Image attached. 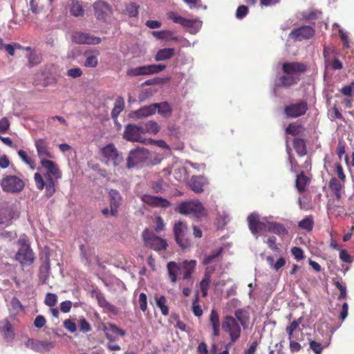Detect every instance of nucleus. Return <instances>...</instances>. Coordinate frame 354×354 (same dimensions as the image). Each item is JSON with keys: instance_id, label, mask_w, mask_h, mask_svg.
<instances>
[{"instance_id": "f257e3e1", "label": "nucleus", "mask_w": 354, "mask_h": 354, "mask_svg": "<svg viewBox=\"0 0 354 354\" xmlns=\"http://www.w3.org/2000/svg\"><path fill=\"white\" fill-rule=\"evenodd\" d=\"M285 75L281 77L279 85L290 86L296 84L299 79V74L306 70V66L298 62H286L283 64Z\"/></svg>"}, {"instance_id": "f03ea898", "label": "nucleus", "mask_w": 354, "mask_h": 354, "mask_svg": "<svg viewBox=\"0 0 354 354\" xmlns=\"http://www.w3.org/2000/svg\"><path fill=\"white\" fill-rule=\"evenodd\" d=\"M178 211L181 214L196 218H201L207 214L203 205L198 200H191L180 203L178 205Z\"/></svg>"}, {"instance_id": "7ed1b4c3", "label": "nucleus", "mask_w": 354, "mask_h": 354, "mask_svg": "<svg viewBox=\"0 0 354 354\" xmlns=\"http://www.w3.org/2000/svg\"><path fill=\"white\" fill-rule=\"evenodd\" d=\"M248 227L251 233L255 236L256 239L261 232H270L272 223L268 218H260L257 213H252L248 216Z\"/></svg>"}, {"instance_id": "20e7f679", "label": "nucleus", "mask_w": 354, "mask_h": 354, "mask_svg": "<svg viewBox=\"0 0 354 354\" xmlns=\"http://www.w3.org/2000/svg\"><path fill=\"white\" fill-rule=\"evenodd\" d=\"M0 185L3 192L17 193L24 187V180L19 176L12 174H4L0 180Z\"/></svg>"}, {"instance_id": "39448f33", "label": "nucleus", "mask_w": 354, "mask_h": 354, "mask_svg": "<svg viewBox=\"0 0 354 354\" xmlns=\"http://www.w3.org/2000/svg\"><path fill=\"white\" fill-rule=\"evenodd\" d=\"M102 160L106 165L118 166L123 162V156L114 145L108 144L101 149Z\"/></svg>"}, {"instance_id": "423d86ee", "label": "nucleus", "mask_w": 354, "mask_h": 354, "mask_svg": "<svg viewBox=\"0 0 354 354\" xmlns=\"http://www.w3.org/2000/svg\"><path fill=\"white\" fill-rule=\"evenodd\" d=\"M221 326L223 331L229 335L230 339V343L233 344L240 337L241 333V325L234 317H225Z\"/></svg>"}, {"instance_id": "0eeeda50", "label": "nucleus", "mask_w": 354, "mask_h": 354, "mask_svg": "<svg viewBox=\"0 0 354 354\" xmlns=\"http://www.w3.org/2000/svg\"><path fill=\"white\" fill-rule=\"evenodd\" d=\"M151 153L144 147H138L130 151L127 158V167L131 168L139 163H147L150 160Z\"/></svg>"}, {"instance_id": "6e6552de", "label": "nucleus", "mask_w": 354, "mask_h": 354, "mask_svg": "<svg viewBox=\"0 0 354 354\" xmlns=\"http://www.w3.org/2000/svg\"><path fill=\"white\" fill-rule=\"evenodd\" d=\"M175 240L183 249L189 247L191 243L189 237L188 227L185 223L179 221L174 225Z\"/></svg>"}, {"instance_id": "1a4fd4ad", "label": "nucleus", "mask_w": 354, "mask_h": 354, "mask_svg": "<svg viewBox=\"0 0 354 354\" xmlns=\"http://www.w3.org/2000/svg\"><path fill=\"white\" fill-rule=\"evenodd\" d=\"M165 68L166 66L162 64L144 65L128 69L127 75L129 77L151 75L162 71Z\"/></svg>"}, {"instance_id": "9d476101", "label": "nucleus", "mask_w": 354, "mask_h": 354, "mask_svg": "<svg viewBox=\"0 0 354 354\" xmlns=\"http://www.w3.org/2000/svg\"><path fill=\"white\" fill-rule=\"evenodd\" d=\"M40 164L39 171L43 173L46 180H58L61 178L62 173L55 162L47 160H43Z\"/></svg>"}, {"instance_id": "9b49d317", "label": "nucleus", "mask_w": 354, "mask_h": 354, "mask_svg": "<svg viewBox=\"0 0 354 354\" xmlns=\"http://www.w3.org/2000/svg\"><path fill=\"white\" fill-rule=\"evenodd\" d=\"M142 237L145 245L154 250L159 251L165 250L167 245L165 239L155 236L147 229L145 230L142 232Z\"/></svg>"}, {"instance_id": "f8f14e48", "label": "nucleus", "mask_w": 354, "mask_h": 354, "mask_svg": "<svg viewBox=\"0 0 354 354\" xmlns=\"http://www.w3.org/2000/svg\"><path fill=\"white\" fill-rule=\"evenodd\" d=\"M21 245L19 251L16 254L15 259L22 265H30L34 261V255L30 246L26 243L24 239H20L18 241Z\"/></svg>"}, {"instance_id": "ddd939ff", "label": "nucleus", "mask_w": 354, "mask_h": 354, "mask_svg": "<svg viewBox=\"0 0 354 354\" xmlns=\"http://www.w3.org/2000/svg\"><path fill=\"white\" fill-rule=\"evenodd\" d=\"M143 133V127L136 124H128L125 127L123 136L131 142H145L146 140L142 136Z\"/></svg>"}, {"instance_id": "4468645a", "label": "nucleus", "mask_w": 354, "mask_h": 354, "mask_svg": "<svg viewBox=\"0 0 354 354\" xmlns=\"http://www.w3.org/2000/svg\"><path fill=\"white\" fill-rule=\"evenodd\" d=\"M34 179L37 189L41 190L44 187H46V196L48 198L54 194L55 192V181L57 180H46V183H45L41 174L39 172L35 174Z\"/></svg>"}, {"instance_id": "2eb2a0df", "label": "nucleus", "mask_w": 354, "mask_h": 354, "mask_svg": "<svg viewBox=\"0 0 354 354\" xmlns=\"http://www.w3.org/2000/svg\"><path fill=\"white\" fill-rule=\"evenodd\" d=\"M72 40L79 44L95 45L101 42V39L100 37L82 32H76L73 33Z\"/></svg>"}, {"instance_id": "dca6fc26", "label": "nucleus", "mask_w": 354, "mask_h": 354, "mask_svg": "<svg viewBox=\"0 0 354 354\" xmlns=\"http://www.w3.org/2000/svg\"><path fill=\"white\" fill-rule=\"evenodd\" d=\"M35 146L37 150V156L40 159V162L43 160H47L48 158H53V156L50 153L47 142L44 139H37L35 141Z\"/></svg>"}, {"instance_id": "f3484780", "label": "nucleus", "mask_w": 354, "mask_h": 354, "mask_svg": "<svg viewBox=\"0 0 354 354\" xmlns=\"http://www.w3.org/2000/svg\"><path fill=\"white\" fill-rule=\"evenodd\" d=\"M314 32L315 31L311 26H304L291 31L289 37L295 40L301 41L311 37L314 35Z\"/></svg>"}, {"instance_id": "a211bd4d", "label": "nucleus", "mask_w": 354, "mask_h": 354, "mask_svg": "<svg viewBox=\"0 0 354 354\" xmlns=\"http://www.w3.org/2000/svg\"><path fill=\"white\" fill-rule=\"evenodd\" d=\"M307 110V104L304 102L288 106L285 109L287 117L297 118L304 115Z\"/></svg>"}, {"instance_id": "6ab92c4d", "label": "nucleus", "mask_w": 354, "mask_h": 354, "mask_svg": "<svg viewBox=\"0 0 354 354\" xmlns=\"http://www.w3.org/2000/svg\"><path fill=\"white\" fill-rule=\"evenodd\" d=\"M141 199L145 203L150 205L153 207L167 208L170 206V202L162 197L145 194L141 196Z\"/></svg>"}, {"instance_id": "aec40b11", "label": "nucleus", "mask_w": 354, "mask_h": 354, "mask_svg": "<svg viewBox=\"0 0 354 354\" xmlns=\"http://www.w3.org/2000/svg\"><path fill=\"white\" fill-rule=\"evenodd\" d=\"M109 196L110 199L111 214L112 216H116L118 212V207L122 203V196L115 189H110Z\"/></svg>"}, {"instance_id": "412c9836", "label": "nucleus", "mask_w": 354, "mask_h": 354, "mask_svg": "<svg viewBox=\"0 0 354 354\" xmlns=\"http://www.w3.org/2000/svg\"><path fill=\"white\" fill-rule=\"evenodd\" d=\"M208 184V180L203 176H192L189 182V187L196 193L203 191L204 186Z\"/></svg>"}, {"instance_id": "4be33fe9", "label": "nucleus", "mask_w": 354, "mask_h": 354, "mask_svg": "<svg viewBox=\"0 0 354 354\" xmlns=\"http://www.w3.org/2000/svg\"><path fill=\"white\" fill-rule=\"evenodd\" d=\"M156 113V105L151 104L149 106H145L139 109L132 112L131 116L133 119H142L153 115Z\"/></svg>"}, {"instance_id": "5701e85b", "label": "nucleus", "mask_w": 354, "mask_h": 354, "mask_svg": "<svg viewBox=\"0 0 354 354\" xmlns=\"http://www.w3.org/2000/svg\"><path fill=\"white\" fill-rule=\"evenodd\" d=\"M106 337L111 342L118 339L120 337L125 335L126 333L124 330L117 327L113 324H109L104 328Z\"/></svg>"}, {"instance_id": "b1692460", "label": "nucleus", "mask_w": 354, "mask_h": 354, "mask_svg": "<svg viewBox=\"0 0 354 354\" xmlns=\"http://www.w3.org/2000/svg\"><path fill=\"white\" fill-rule=\"evenodd\" d=\"M215 271V266H209L205 268L204 276L200 283V287L203 297H206L207 295L209 286L211 282V276Z\"/></svg>"}, {"instance_id": "393cba45", "label": "nucleus", "mask_w": 354, "mask_h": 354, "mask_svg": "<svg viewBox=\"0 0 354 354\" xmlns=\"http://www.w3.org/2000/svg\"><path fill=\"white\" fill-rule=\"evenodd\" d=\"M93 7L97 19H104L111 12L110 6L102 0L95 1Z\"/></svg>"}, {"instance_id": "a878e982", "label": "nucleus", "mask_w": 354, "mask_h": 354, "mask_svg": "<svg viewBox=\"0 0 354 354\" xmlns=\"http://www.w3.org/2000/svg\"><path fill=\"white\" fill-rule=\"evenodd\" d=\"M223 248H218L213 251L211 254L205 255L203 260V265L205 268L209 266H214V264L218 263L222 259Z\"/></svg>"}, {"instance_id": "bb28decb", "label": "nucleus", "mask_w": 354, "mask_h": 354, "mask_svg": "<svg viewBox=\"0 0 354 354\" xmlns=\"http://www.w3.org/2000/svg\"><path fill=\"white\" fill-rule=\"evenodd\" d=\"M196 261L195 260H185L180 263V270L183 273V279H189L196 269Z\"/></svg>"}, {"instance_id": "cd10ccee", "label": "nucleus", "mask_w": 354, "mask_h": 354, "mask_svg": "<svg viewBox=\"0 0 354 354\" xmlns=\"http://www.w3.org/2000/svg\"><path fill=\"white\" fill-rule=\"evenodd\" d=\"M14 216L15 212L10 207H0V225H9Z\"/></svg>"}, {"instance_id": "c85d7f7f", "label": "nucleus", "mask_w": 354, "mask_h": 354, "mask_svg": "<svg viewBox=\"0 0 354 354\" xmlns=\"http://www.w3.org/2000/svg\"><path fill=\"white\" fill-rule=\"evenodd\" d=\"M209 322L213 330V335L218 337L220 335V319L218 313L212 309L209 315Z\"/></svg>"}, {"instance_id": "c756f323", "label": "nucleus", "mask_w": 354, "mask_h": 354, "mask_svg": "<svg viewBox=\"0 0 354 354\" xmlns=\"http://www.w3.org/2000/svg\"><path fill=\"white\" fill-rule=\"evenodd\" d=\"M175 53L174 48H165L160 49L154 57V59L156 62L165 61L171 59Z\"/></svg>"}, {"instance_id": "7c9ffc66", "label": "nucleus", "mask_w": 354, "mask_h": 354, "mask_svg": "<svg viewBox=\"0 0 354 354\" xmlns=\"http://www.w3.org/2000/svg\"><path fill=\"white\" fill-rule=\"evenodd\" d=\"M0 331L7 340H11L14 337L12 326L8 319L0 322Z\"/></svg>"}, {"instance_id": "2f4dec72", "label": "nucleus", "mask_w": 354, "mask_h": 354, "mask_svg": "<svg viewBox=\"0 0 354 354\" xmlns=\"http://www.w3.org/2000/svg\"><path fill=\"white\" fill-rule=\"evenodd\" d=\"M167 269L171 282L175 283L177 280V274L180 271V263L169 261L167 265Z\"/></svg>"}, {"instance_id": "473e14b6", "label": "nucleus", "mask_w": 354, "mask_h": 354, "mask_svg": "<svg viewBox=\"0 0 354 354\" xmlns=\"http://www.w3.org/2000/svg\"><path fill=\"white\" fill-rule=\"evenodd\" d=\"M187 28L191 34L197 33L202 27V21L198 19H189L186 18V22L183 26Z\"/></svg>"}, {"instance_id": "72a5a7b5", "label": "nucleus", "mask_w": 354, "mask_h": 354, "mask_svg": "<svg viewBox=\"0 0 354 354\" xmlns=\"http://www.w3.org/2000/svg\"><path fill=\"white\" fill-rule=\"evenodd\" d=\"M154 105H156V113L158 112V114L165 118L171 115L172 109L168 102L154 103Z\"/></svg>"}, {"instance_id": "f704fd0d", "label": "nucleus", "mask_w": 354, "mask_h": 354, "mask_svg": "<svg viewBox=\"0 0 354 354\" xmlns=\"http://www.w3.org/2000/svg\"><path fill=\"white\" fill-rule=\"evenodd\" d=\"M50 260L49 258L47 257L44 263V265L42 266L40 268L39 274V281L42 283H46L47 282V280L49 277L50 274Z\"/></svg>"}, {"instance_id": "c9c22d12", "label": "nucleus", "mask_w": 354, "mask_h": 354, "mask_svg": "<svg viewBox=\"0 0 354 354\" xmlns=\"http://www.w3.org/2000/svg\"><path fill=\"white\" fill-rule=\"evenodd\" d=\"M97 302H98L99 305L102 308L105 309L106 311L112 313L113 314L118 313L117 308L115 306L111 305V304H109L103 295H98L97 296Z\"/></svg>"}, {"instance_id": "e433bc0d", "label": "nucleus", "mask_w": 354, "mask_h": 354, "mask_svg": "<svg viewBox=\"0 0 354 354\" xmlns=\"http://www.w3.org/2000/svg\"><path fill=\"white\" fill-rule=\"evenodd\" d=\"M329 187L335 195L336 198L339 199L342 189V183L338 179L333 178L330 180Z\"/></svg>"}, {"instance_id": "4c0bfd02", "label": "nucleus", "mask_w": 354, "mask_h": 354, "mask_svg": "<svg viewBox=\"0 0 354 354\" xmlns=\"http://www.w3.org/2000/svg\"><path fill=\"white\" fill-rule=\"evenodd\" d=\"M234 316L236 320L243 327V328L247 327L249 317L245 311L242 309H238L235 311Z\"/></svg>"}, {"instance_id": "58836bf2", "label": "nucleus", "mask_w": 354, "mask_h": 354, "mask_svg": "<svg viewBox=\"0 0 354 354\" xmlns=\"http://www.w3.org/2000/svg\"><path fill=\"white\" fill-rule=\"evenodd\" d=\"M99 54L100 53L98 51H95L94 54L87 53L86 54V57L84 64V66L91 68L95 67L98 64L97 56L99 55Z\"/></svg>"}, {"instance_id": "ea45409f", "label": "nucleus", "mask_w": 354, "mask_h": 354, "mask_svg": "<svg viewBox=\"0 0 354 354\" xmlns=\"http://www.w3.org/2000/svg\"><path fill=\"white\" fill-rule=\"evenodd\" d=\"M270 226V232L275 233L281 238L286 236L288 233V230L281 223L272 222Z\"/></svg>"}, {"instance_id": "a19ab883", "label": "nucleus", "mask_w": 354, "mask_h": 354, "mask_svg": "<svg viewBox=\"0 0 354 354\" xmlns=\"http://www.w3.org/2000/svg\"><path fill=\"white\" fill-rule=\"evenodd\" d=\"M143 127V133L157 134L160 131V126L155 121H149L145 124Z\"/></svg>"}, {"instance_id": "79ce46f5", "label": "nucleus", "mask_w": 354, "mask_h": 354, "mask_svg": "<svg viewBox=\"0 0 354 354\" xmlns=\"http://www.w3.org/2000/svg\"><path fill=\"white\" fill-rule=\"evenodd\" d=\"M124 107V102L122 97H118L115 100L114 107L111 112L113 118H116Z\"/></svg>"}, {"instance_id": "37998d69", "label": "nucleus", "mask_w": 354, "mask_h": 354, "mask_svg": "<svg viewBox=\"0 0 354 354\" xmlns=\"http://www.w3.org/2000/svg\"><path fill=\"white\" fill-rule=\"evenodd\" d=\"M155 300L156 305L160 308L161 313L163 315H167L169 314V308L166 305L167 300L164 296H155Z\"/></svg>"}, {"instance_id": "c03bdc74", "label": "nucleus", "mask_w": 354, "mask_h": 354, "mask_svg": "<svg viewBox=\"0 0 354 354\" xmlns=\"http://www.w3.org/2000/svg\"><path fill=\"white\" fill-rule=\"evenodd\" d=\"M294 147L299 156H304L306 154V147L305 142L302 139H295Z\"/></svg>"}, {"instance_id": "a18cd8bd", "label": "nucleus", "mask_w": 354, "mask_h": 354, "mask_svg": "<svg viewBox=\"0 0 354 354\" xmlns=\"http://www.w3.org/2000/svg\"><path fill=\"white\" fill-rule=\"evenodd\" d=\"M308 178L305 176L302 173L297 175L296 180V187L299 192H303L305 189L306 185L308 183Z\"/></svg>"}, {"instance_id": "49530a36", "label": "nucleus", "mask_w": 354, "mask_h": 354, "mask_svg": "<svg viewBox=\"0 0 354 354\" xmlns=\"http://www.w3.org/2000/svg\"><path fill=\"white\" fill-rule=\"evenodd\" d=\"M71 13L75 17L82 16L84 13V10L82 5L78 1H73L70 8Z\"/></svg>"}, {"instance_id": "de8ad7c7", "label": "nucleus", "mask_w": 354, "mask_h": 354, "mask_svg": "<svg viewBox=\"0 0 354 354\" xmlns=\"http://www.w3.org/2000/svg\"><path fill=\"white\" fill-rule=\"evenodd\" d=\"M313 224H314V222H313L312 216H308V217L304 218L303 220H301L299 223L298 226L301 229H303V230H305L309 232V231L312 230Z\"/></svg>"}, {"instance_id": "09e8293b", "label": "nucleus", "mask_w": 354, "mask_h": 354, "mask_svg": "<svg viewBox=\"0 0 354 354\" xmlns=\"http://www.w3.org/2000/svg\"><path fill=\"white\" fill-rule=\"evenodd\" d=\"M167 18L171 20L174 23L180 24L182 26L186 22V18L179 15L175 12H169L167 14Z\"/></svg>"}, {"instance_id": "8fccbe9b", "label": "nucleus", "mask_w": 354, "mask_h": 354, "mask_svg": "<svg viewBox=\"0 0 354 354\" xmlns=\"http://www.w3.org/2000/svg\"><path fill=\"white\" fill-rule=\"evenodd\" d=\"M18 155L26 165H29L32 169H34V161L28 156L25 151L19 150L18 151Z\"/></svg>"}, {"instance_id": "3c124183", "label": "nucleus", "mask_w": 354, "mask_h": 354, "mask_svg": "<svg viewBox=\"0 0 354 354\" xmlns=\"http://www.w3.org/2000/svg\"><path fill=\"white\" fill-rule=\"evenodd\" d=\"M276 241H277V239H276L275 236H270L268 238V239L265 242L268 244V247L272 250H273L274 252H279L280 249H279L278 245L277 244Z\"/></svg>"}, {"instance_id": "603ef678", "label": "nucleus", "mask_w": 354, "mask_h": 354, "mask_svg": "<svg viewBox=\"0 0 354 354\" xmlns=\"http://www.w3.org/2000/svg\"><path fill=\"white\" fill-rule=\"evenodd\" d=\"M301 127L296 123H292L288 125L286 131L287 133L296 135L301 132Z\"/></svg>"}, {"instance_id": "864d4df0", "label": "nucleus", "mask_w": 354, "mask_h": 354, "mask_svg": "<svg viewBox=\"0 0 354 354\" xmlns=\"http://www.w3.org/2000/svg\"><path fill=\"white\" fill-rule=\"evenodd\" d=\"M139 306L142 312H145L147 308V297L145 293H140L139 295Z\"/></svg>"}, {"instance_id": "5fc2aeb1", "label": "nucleus", "mask_w": 354, "mask_h": 354, "mask_svg": "<svg viewBox=\"0 0 354 354\" xmlns=\"http://www.w3.org/2000/svg\"><path fill=\"white\" fill-rule=\"evenodd\" d=\"M57 301L56 295L53 293H48L45 298V304L50 307L54 306Z\"/></svg>"}, {"instance_id": "6e6d98bb", "label": "nucleus", "mask_w": 354, "mask_h": 354, "mask_svg": "<svg viewBox=\"0 0 354 354\" xmlns=\"http://www.w3.org/2000/svg\"><path fill=\"white\" fill-rule=\"evenodd\" d=\"M138 8L139 6L136 3H131L127 6L126 12L129 17H136L138 15Z\"/></svg>"}, {"instance_id": "4d7b16f0", "label": "nucleus", "mask_w": 354, "mask_h": 354, "mask_svg": "<svg viewBox=\"0 0 354 354\" xmlns=\"http://www.w3.org/2000/svg\"><path fill=\"white\" fill-rule=\"evenodd\" d=\"M291 252H292V254L295 258V259H297V261L302 260L304 257V252L301 250V248H300L293 247L291 249Z\"/></svg>"}, {"instance_id": "13d9d810", "label": "nucleus", "mask_w": 354, "mask_h": 354, "mask_svg": "<svg viewBox=\"0 0 354 354\" xmlns=\"http://www.w3.org/2000/svg\"><path fill=\"white\" fill-rule=\"evenodd\" d=\"M310 348L313 351L315 354H321L323 350L322 344L315 341L310 342Z\"/></svg>"}, {"instance_id": "bf43d9fd", "label": "nucleus", "mask_w": 354, "mask_h": 354, "mask_svg": "<svg viewBox=\"0 0 354 354\" xmlns=\"http://www.w3.org/2000/svg\"><path fill=\"white\" fill-rule=\"evenodd\" d=\"M155 224H156L155 230L156 232L159 233V232H162V230H164L165 223L161 217L158 216L156 218Z\"/></svg>"}, {"instance_id": "052dcab7", "label": "nucleus", "mask_w": 354, "mask_h": 354, "mask_svg": "<svg viewBox=\"0 0 354 354\" xmlns=\"http://www.w3.org/2000/svg\"><path fill=\"white\" fill-rule=\"evenodd\" d=\"M79 326H80V330L84 333L88 332L91 329L90 324L84 318H81L80 319Z\"/></svg>"}, {"instance_id": "680f3d73", "label": "nucleus", "mask_w": 354, "mask_h": 354, "mask_svg": "<svg viewBox=\"0 0 354 354\" xmlns=\"http://www.w3.org/2000/svg\"><path fill=\"white\" fill-rule=\"evenodd\" d=\"M248 9L247 6H240L236 10V17L238 19H242L248 14Z\"/></svg>"}, {"instance_id": "e2e57ef3", "label": "nucleus", "mask_w": 354, "mask_h": 354, "mask_svg": "<svg viewBox=\"0 0 354 354\" xmlns=\"http://www.w3.org/2000/svg\"><path fill=\"white\" fill-rule=\"evenodd\" d=\"M10 127V122L6 118H3L0 120V133H5Z\"/></svg>"}, {"instance_id": "0e129e2a", "label": "nucleus", "mask_w": 354, "mask_h": 354, "mask_svg": "<svg viewBox=\"0 0 354 354\" xmlns=\"http://www.w3.org/2000/svg\"><path fill=\"white\" fill-rule=\"evenodd\" d=\"M67 75L73 78H77L82 75V71L80 68H73L67 71Z\"/></svg>"}, {"instance_id": "69168bd1", "label": "nucleus", "mask_w": 354, "mask_h": 354, "mask_svg": "<svg viewBox=\"0 0 354 354\" xmlns=\"http://www.w3.org/2000/svg\"><path fill=\"white\" fill-rule=\"evenodd\" d=\"M64 326L71 333H75L77 330L76 324L71 319L65 320Z\"/></svg>"}, {"instance_id": "338daca9", "label": "nucleus", "mask_w": 354, "mask_h": 354, "mask_svg": "<svg viewBox=\"0 0 354 354\" xmlns=\"http://www.w3.org/2000/svg\"><path fill=\"white\" fill-rule=\"evenodd\" d=\"M175 178L178 181H182L186 179L187 174H186V170L184 168H181L178 169V171H175Z\"/></svg>"}, {"instance_id": "774afa93", "label": "nucleus", "mask_w": 354, "mask_h": 354, "mask_svg": "<svg viewBox=\"0 0 354 354\" xmlns=\"http://www.w3.org/2000/svg\"><path fill=\"white\" fill-rule=\"evenodd\" d=\"M353 89H354V82L351 83L350 85L343 87L341 90V92L343 95H344L346 96H351L353 95Z\"/></svg>"}]
</instances>
